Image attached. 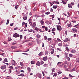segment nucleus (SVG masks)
Masks as SVG:
<instances>
[{
    "instance_id": "f257e3e1",
    "label": "nucleus",
    "mask_w": 79,
    "mask_h": 79,
    "mask_svg": "<svg viewBox=\"0 0 79 79\" xmlns=\"http://www.w3.org/2000/svg\"><path fill=\"white\" fill-rule=\"evenodd\" d=\"M31 26L33 28V29L34 28H35V26H36V24L34 23H31V24H30Z\"/></svg>"
},
{
    "instance_id": "f03ea898",
    "label": "nucleus",
    "mask_w": 79,
    "mask_h": 79,
    "mask_svg": "<svg viewBox=\"0 0 79 79\" xmlns=\"http://www.w3.org/2000/svg\"><path fill=\"white\" fill-rule=\"evenodd\" d=\"M13 36L15 37V38H16L17 37H19L20 35H19L18 34V33H16L14 34L13 35Z\"/></svg>"
},
{
    "instance_id": "7ed1b4c3",
    "label": "nucleus",
    "mask_w": 79,
    "mask_h": 79,
    "mask_svg": "<svg viewBox=\"0 0 79 79\" xmlns=\"http://www.w3.org/2000/svg\"><path fill=\"white\" fill-rule=\"evenodd\" d=\"M57 29L58 31H60L62 28H61V27L60 25H57Z\"/></svg>"
},
{
    "instance_id": "20e7f679",
    "label": "nucleus",
    "mask_w": 79,
    "mask_h": 79,
    "mask_svg": "<svg viewBox=\"0 0 79 79\" xmlns=\"http://www.w3.org/2000/svg\"><path fill=\"white\" fill-rule=\"evenodd\" d=\"M11 60V64L14 65V66H15L16 65V62H15V61L14 60Z\"/></svg>"
},
{
    "instance_id": "39448f33",
    "label": "nucleus",
    "mask_w": 79,
    "mask_h": 79,
    "mask_svg": "<svg viewBox=\"0 0 79 79\" xmlns=\"http://www.w3.org/2000/svg\"><path fill=\"white\" fill-rule=\"evenodd\" d=\"M36 76H38V77H39V78H40V79H41V78H42V77H41L42 75H41L40 73L36 74Z\"/></svg>"
},
{
    "instance_id": "423d86ee",
    "label": "nucleus",
    "mask_w": 79,
    "mask_h": 79,
    "mask_svg": "<svg viewBox=\"0 0 79 79\" xmlns=\"http://www.w3.org/2000/svg\"><path fill=\"white\" fill-rule=\"evenodd\" d=\"M8 62V60H7V58H5L4 59V61L2 62V63H3L6 64V63H5V62Z\"/></svg>"
},
{
    "instance_id": "0eeeda50",
    "label": "nucleus",
    "mask_w": 79,
    "mask_h": 79,
    "mask_svg": "<svg viewBox=\"0 0 79 79\" xmlns=\"http://www.w3.org/2000/svg\"><path fill=\"white\" fill-rule=\"evenodd\" d=\"M43 60H44V61H47V56H46L44 57L43 58Z\"/></svg>"
},
{
    "instance_id": "6e6552de",
    "label": "nucleus",
    "mask_w": 79,
    "mask_h": 79,
    "mask_svg": "<svg viewBox=\"0 0 79 79\" xmlns=\"http://www.w3.org/2000/svg\"><path fill=\"white\" fill-rule=\"evenodd\" d=\"M6 68V65H4L1 66V68L2 69H5Z\"/></svg>"
},
{
    "instance_id": "1a4fd4ad",
    "label": "nucleus",
    "mask_w": 79,
    "mask_h": 79,
    "mask_svg": "<svg viewBox=\"0 0 79 79\" xmlns=\"http://www.w3.org/2000/svg\"><path fill=\"white\" fill-rule=\"evenodd\" d=\"M45 55H46V56H47V55H48L49 54H50V53L48 52V51H45Z\"/></svg>"
},
{
    "instance_id": "9d476101",
    "label": "nucleus",
    "mask_w": 79,
    "mask_h": 79,
    "mask_svg": "<svg viewBox=\"0 0 79 79\" xmlns=\"http://www.w3.org/2000/svg\"><path fill=\"white\" fill-rule=\"evenodd\" d=\"M44 54V53L42 52H40L39 54H38V55L40 56H42L43 55V54Z\"/></svg>"
},
{
    "instance_id": "9b49d317",
    "label": "nucleus",
    "mask_w": 79,
    "mask_h": 79,
    "mask_svg": "<svg viewBox=\"0 0 79 79\" xmlns=\"http://www.w3.org/2000/svg\"><path fill=\"white\" fill-rule=\"evenodd\" d=\"M40 62L39 61H37V62L36 63V65H37V66H40Z\"/></svg>"
},
{
    "instance_id": "f8f14e48",
    "label": "nucleus",
    "mask_w": 79,
    "mask_h": 79,
    "mask_svg": "<svg viewBox=\"0 0 79 79\" xmlns=\"http://www.w3.org/2000/svg\"><path fill=\"white\" fill-rule=\"evenodd\" d=\"M76 52L75 50L73 49L71 51V52L72 53H75Z\"/></svg>"
},
{
    "instance_id": "ddd939ff",
    "label": "nucleus",
    "mask_w": 79,
    "mask_h": 79,
    "mask_svg": "<svg viewBox=\"0 0 79 79\" xmlns=\"http://www.w3.org/2000/svg\"><path fill=\"white\" fill-rule=\"evenodd\" d=\"M36 37H37V38H38V39H40L41 37V35L39 34H37L36 35Z\"/></svg>"
},
{
    "instance_id": "4468645a",
    "label": "nucleus",
    "mask_w": 79,
    "mask_h": 79,
    "mask_svg": "<svg viewBox=\"0 0 79 79\" xmlns=\"http://www.w3.org/2000/svg\"><path fill=\"white\" fill-rule=\"evenodd\" d=\"M61 64V62H59L57 63V65L58 66H61L60 65Z\"/></svg>"
},
{
    "instance_id": "2eb2a0df",
    "label": "nucleus",
    "mask_w": 79,
    "mask_h": 79,
    "mask_svg": "<svg viewBox=\"0 0 79 79\" xmlns=\"http://www.w3.org/2000/svg\"><path fill=\"white\" fill-rule=\"evenodd\" d=\"M51 50H52V51L51 52V54H53V53H54V49L52 48Z\"/></svg>"
},
{
    "instance_id": "dca6fc26",
    "label": "nucleus",
    "mask_w": 79,
    "mask_h": 79,
    "mask_svg": "<svg viewBox=\"0 0 79 79\" xmlns=\"http://www.w3.org/2000/svg\"><path fill=\"white\" fill-rule=\"evenodd\" d=\"M27 70L28 73H30L31 72V69L29 67H28L27 68Z\"/></svg>"
},
{
    "instance_id": "f3484780",
    "label": "nucleus",
    "mask_w": 79,
    "mask_h": 79,
    "mask_svg": "<svg viewBox=\"0 0 79 79\" xmlns=\"http://www.w3.org/2000/svg\"><path fill=\"white\" fill-rule=\"evenodd\" d=\"M69 40L68 38H66L65 40H63L64 42H68Z\"/></svg>"
},
{
    "instance_id": "a211bd4d",
    "label": "nucleus",
    "mask_w": 79,
    "mask_h": 79,
    "mask_svg": "<svg viewBox=\"0 0 79 79\" xmlns=\"http://www.w3.org/2000/svg\"><path fill=\"white\" fill-rule=\"evenodd\" d=\"M67 25L68 26V27H71L72 25H71V23L67 24Z\"/></svg>"
},
{
    "instance_id": "6ab92c4d",
    "label": "nucleus",
    "mask_w": 79,
    "mask_h": 79,
    "mask_svg": "<svg viewBox=\"0 0 79 79\" xmlns=\"http://www.w3.org/2000/svg\"><path fill=\"white\" fill-rule=\"evenodd\" d=\"M35 17L36 18V19H37L38 18V17H40V15H34Z\"/></svg>"
},
{
    "instance_id": "aec40b11",
    "label": "nucleus",
    "mask_w": 79,
    "mask_h": 79,
    "mask_svg": "<svg viewBox=\"0 0 79 79\" xmlns=\"http://www.w3.org/2000/svg\"><path fill=\"white\" fill-rule=\"evenodd\" d=\"M18 76H21L22 77H23V76H24V73H21L20 75H18Z\"/></svg>"
},
{
    "instance_id": "412c9836",
    "label": "nucleus",
    "mask_w": 79,
    "mask_h": 79,
    "mask_svg": "<svg viewBox=\"0 0 79 79\" xmlns=\"http://www.w3.org/2000/svg\"><path fill=\"white\" fill-rule=\"evenodd\" d=\"M16 47L15 46H12L11 47V48L12 49H15V48H16Z\"/></svg>"
},
{
    "instance_id": "4be33fe9",
    "label": "nucleus",
    "mask_w": 79,
    "mask_h": 79,
    "mask_svg": "<svg viewBox=\"0 0 79 79\" xmlns=\"http://www.w3.org/2000/svg\"><path fill=\"white\" fill-rule=\"evenodd\" d=\"M58 46L59 47H62L63 45V44L62 43H60L58 44Z\"/></svg>"
},
{
    "instance_id": "5701e85b",
    "label": "nucleus",
    "mask_w": 79,
    "mask_h": 79,
    "mask_svg": "<svg viewBox=\"0 0 79 79\" xmlns=\"http://www.w3.org/2000/svg\"><path fill=\"white\" fill-rule=\"evenodd\" d=\"M40 23L41 24H42V25H43V24H44V21L43 20L40 21Z\"/></svg>"
},
{
    "instance_id": "b1692460",
    "label": "nucleus",
    "mask_w": 79,
    "mask_h": 79,
    "mask_svg": "<svg viewBox=\"0 0 79 79\" xmlns=\"http://www.w3.org/2000/svg\"><path fill=\"white\" fill-rule=\"evenodd\" d=\"M73 6H72V5H71V4H68V7H69V8H72V7Z\"/></svg>"
},
{
    "instance_id": "393cba45",
    "label": "nucleus",
    "mask_w": 79,
    "mask_h": 79,
    "mask_svg": "<svg viewBox=\"0 0 79 79\" xmlns=\"http://www.w3.org/2000/svg\"><path fill=\"white\" fill-rule=\"evenodd\" d=\"M44 64V62L42 61V60H40V64Z\"/></svg>"
},
{
    "instance_id": "a878e982",
    "label": "nucleus",
    "mask_w": 79,
    "mask_h": 79,
    "mask_svg": "<svg viewBox=\"0 0 79 79\" xmlns=\"http://www.w3.org/2000/svg\"><path fill=\"white\" fill-rule=\"evenodd\" d=\"M58 6H54L52 8H54V9H56L57 8V7Z\"/></svg>"
},
{
    "instance_id": "bb28decb",
    "label": "nucleus",
    "mask_w": 79,
    "mask_h": 79,
    "mask_svg": "<svg viewBox=\"0 0 79 79\" xmlns=\"http://www.w3.org/2000/svg\"><path fill=\"white\" fill-rule=\"evenodd\" d=\"M28 21L29 22V23L30 24H31V23H32V22H31V19H29L28 20Z\"/></svg>"
},
{
    "instance_id": "cd10ccee",
    "label": "nucleus",
    "mask_w": 79,
    "mask_h": 79,
    "mask_svg": "<svg viewBox=\"0 0 79 79\" xmlns=\"http://www.w3.org/2000/svg\"><path fill=\"white\" fill-rule=\"evenodd\" d=\"M57 76V74L56 73H54V75H53V77H54V76Z\"/></svg>"
},
{
    "instance_id": "c85d7f7f",
    "label": "nucleus",
    "mask_w": 79,
    "mask_h": 79,
    "mask_svg": "<svg viewBox=\"0 0 79 79\" xmlns=\"http://www.w3.org/2000/svg\"><path fill=\"white\" fill-rule=\"evenodd\" d=\"M67 56H68V53L65 52V57L66 58Z\"/></svg>"
},
{
    "instance_id": "c756f323",
    "label": "nucleus",
    "mask_w": 79,
    "mask_h": 79,
    "mask_svg": "<svg viewBox=\"0 0 79 79\" xmlns=\"http://www.w3.org/2000/svg\"><path fill=\"white\" fill-rule=\"evenodd\" d=\"M73 31H75V32H77V30L76 28H73L72 29Z\"/></svg>"
},
{
    "instance_id": "7c9ffc66",
    "label": "nucleus",
    "mask_w": 79,
    "mask_h": 79,
    "mask_svg": "<svg viewBox=\"0 0 79 79\" xmlns=\"http://www.w3.org/2000/svg\"><path fill=\"white\" fill-rule=\"evenodd\" d=\"M31 64H34V63H35V61H31Z\"/></svg>"
},
{
    "instance_id": "2f4dec72",
    "label": "nucleus",
    "mask_w": 79,
    "mask_h": 79,
    "mask_svg": "<svg viewBox=\"0 0 79 79\" xmlns=\"http://www.w3.org/2000/svg\"><path fill=\"white\" fill-rule=\"evenodd\" d=\"M23 19L24 20H26V19H27V17H26V16H24L23 17Z\"/></svg>"
},
{
    "instance_id": "473e14b6",
    "label": "nucleus",
    "mask_w": 79,
    "mask_h": 79,
    "mask_svg": "<svg viewBox=\"0 0 79 79\" xmlns=\"http://www.w3.org/2000/svg\"><path fill=\"white\" fill-rule=\"evenodd\" d=\"M45 29L46 31H48V27H45Z\"/></svg>"
},
{
    "instance_id": "72a5a7b5",
    "label": "nucleus",
    "mask_w": 79,
    "mask_h": 79,
    "mask_svg": "<svg viewBox=\"0 0 79 79\" xmlns=\"http://www.w3.org/2000/svg\"><path fill=\"white\" fill-rule=\"evenodd\" d=\"M66 59H67V60H68L69 61V60H70V58H69V57H66Z\"/></svg>"
},
{
    "instance_id": "f704fd0d",
    "label": "nucleus",
    "mask_w": 79,
    "mask_h": 79,
    "mask_svg": "<svg viewBox=\"0 0 79 79\" xmlns=\"http://www.w3.org/2000/svg\"><path fill=\"white\" fill-rule=\"evenodd\" d=\"M39 29L37 27H36L35 28V30H36L37 31H38L39 30Z\"/></svg>"
},
{
    "instance_id": "c9c22d12",
    "label": "nucleus",
    "mask_w": 79,
    "mask_h": 79,
    "mask_svg": "<svg viewBox=\"0 0 79 79\" xmlns=\"http://www.w3.org/2000/svg\"><path fill=\"white\" fill-rule=\"evenodd\" d=\"M73 54H69V56L70 57H73Z\"/></svg>"
},
{
    "instance_id": "e433bc0d",
    "label": "nucleus",
    "mask_w": 79,
    "mask_h": 79,
    "mask_svg": "<svg viewBox=\"0 0 79 79\" xmlns=\"http://www.w3.org/2000/svg\"><path fill=\"white\" fill-rule=\"evenodd\" d=\"M36 10H37V7H35L33 11H36Z\"/></svg>"
},
{
    "instance_id": "4c0bfd02",
    "label": "nucleus",
    "mask_w": 79,
    "mask_h": 79,
    "mask_svg": "<svg viewBox=\"0 0 79 79\" xmlns=\"http://www.w3.org/2000/svg\"><path fill=\"white\" fill-rule=\"evenodd\" d=\"M62 2L63 4H64V5H65V4H66V2L64 1H62Z\"/></svg>"
},
{
    "instance_id": "58836bf2",
    "label": "nucleus",
    "mask_w": 79,
    "mask_h": 79,
    "mask_svg": "<svg viewBox=\"0 0 79 79\" xmlns=\"http://www.w3.org/2000/svg\"><path fill=\"white\" fill-rule=\"evenodd\" d=\"M28 41H29V40H26L23 41V44H24V43L25 42H28Z\"/></svg>"
},
{
    "instance_id": "ea45409f",
    "label": "nucleus",
    "mask_w": 79,
    "mask_h": 79,
    "mask_svg": "<svg viewBox=\"0 0 79 79\" xmlns=\"http://www.w3.org/2000/svg\"><path fill=\"white\" fill-rule=\"evenodd\" d=\"M58 73V75H59V74H61L62 73V72H60V71H59L57 72Z\"/></svg>"
},
{
    "instance_id": "a19ab883",
    "label": "nucleus",
    "mask_w": 79,
    "mask_h": 79,
    "mask_svg": "<svg viewBox=\"0 0 79 79\" xmlns=\"http://www.w3.org/2000/svg\"><path fill=\"white\" fill-rule=\"evenodd\" d=\"M55 3H56L57 4H60V2H59L54 1Z\"/></svg>"
},
{
    "instance_id": "79ce46f5",
    "label": "nucleus",
    "mask_w": 79,
    "mask_h": 79,
    "mask_svg": "<svg viewBox=\"0 0 79 79\" xmlns=\"http://www.w3.org/2000/svg\"><path fill=\"white\" fill-rule=\"evenodd\" d=\"M20 68V66H18V67H15V69H18V68Z\"/></svg>"
},
{
    "instance_id": "37998d69",
    "label": "nucleus",
    "mask_w": 79,
    "mask_h": 79,
    "mask_svg": "<svg viewBox=\"0 0 79 79\" xmlns=\"http://www.w3.org/2000/svg\"><path fill=\"white\" fill-rule=\"evenodd\" d=\"M9 23V20H7V23H6V25H8V24Z\"/></svg>"
},
{
    "instance_id": "c03bdc74",
    "label": "nucleus",
    "mask_w": 79,
    "mask_h": 79,
    "mask_svg": "<svg viewBox=\"0 0 79 79\" xmlns=\"http://www.w3.org/2000/svg\"><path fill=\"white\" fill-rule=\"evenodd\" d=\"M27 31L28 32H32V29H28Z\"/></svg>"
},
{
    "instance_id": "a18cd8bd",
    "label": "nucleus",
    "mask_w": 79,
    "mask_h": 79,
    "mask_svg": "<svg viewBox=\"0 0 79 79\" xmlns=\"http://www.w3.org/2000/svg\"><path fill=\"white\" fill-rule=\"evenodd\" d=\"M48 3H49L50 4V5H51V6H52V5H53V3H52L51 2H48Z\"/></svg>"
},
{
    "instance_id": "49530a36",
    "label": "nucleus",
    "mask_w": 79,
    "mask_h": 79,
    "mask_svg": "<svg viewBox=\"0 0 79 79\" xmlns=\"http://www.w3.org/2000/svg\"><path fill=\"white\" fill-rule=\"evenodd\" d=\"M17 44V43H12V44L13 45H15V44Z\"/></svg>"
},
{
    "instance_id": "de8ad7c7",
    "label": "nucleus",
    "mask_w": 79,
    "mask_h": 79,
    "mask_svg": "<svg viewBox=\"0 0 79 79\" xmlns=\"http://www.w3.org/2000/svg\"><path fill=\"white\" fill-rule=\"evenodd\" d=\"M20 39H23V35H20Z\"/></svg>"
},
{
    "instance_id": "09e8293b",
    "label": "nucleus",
    "mask_w": 79,
    "mask_h": 79,
    "mask_svg": "<svg viewBox=\"0 0 79 79\" xmlns=\"http://www.w3.org/2000/svg\"><path fill=\"white\" fill-rule=\"evenodd\" d=\"M57 40L58 42H61V40L60 39L58 38L57 39Z\"/></svg>"
},
{
    "instance_id": "8fccbe9b",
    "label": "nucleus",
    "mask_w": 79,
    "mask_h": 79,
    "mask_svg": "<svg viewBox=\"0 0 79 79\" xmlns=\"http://www.w3.org/2000/svg\"><path fill=\"white\" fill-rule=\"evenodd\" d=\"M49 14H50V12H48L45 13V15H49Z\"/></svg>"
},
{
    "instance_id": "3c124183",
    "label": "nucleus",
    "mask_w": 79,
    "mask_h": 79,
    "mask_svg": "<svg viewBox=\"0 0 79 79\" xmlns=\"http://www.w3.org/2000/svg\"><path fill=\"white\" fill-rule=\"evenodd\" d=\"M48 41H50V40H52V38H49L48 39Z\"/></svg>"
},
{
    "instance_id": "603ef678",
    "label": "nucleus",
    "mask_w": 79,
    "mask_h": 79,
    "mask_svg": "<svg viewBox=\"0 0 79 79\" xmlns=\"http://www.w3.org/2000/svg\"><path fill=\"white\" fill-rule=\"evenodd\" d=\"M22 26H24V24H25V22H23L22 23Z\"/></svg>"
},
{
    "instance_id": "864d4df0",
    "label": "nucleus",
    "mask_w": 79,
    "mask_h": 79,
    "mask_svg": "<svg viewBox=\"0 0 79 79\" xmlns=\"http://www.w3.org/2000/svg\"><path fill=\"white\" fill-rule=\"evenodd\" d=\"M52 72H54L55 71V68H53L52 69Z\"/></svg>"
},
{
    "instance_id": "5fc2aeb1",
    "label": "nucleus",
    "mask_w": 79,
    "mask_h": 79,
    "mask_svg": "<svg viewBox=\"0 0 79 79\" xmlns=\"http://www.w3.org/2000/svg\"><path fill=\"white\" fill-rule=\"evenodd\" d=\"M67 34H68V31H65V32L64 34H66V35H67Z\"/></svg>"
},
{
    "instance_id": "6e6d98bb",
    "label": "nucleus",
    "mask_w": 79,
    "mask_h": 79,
    "mask_svg": "<svg viewBox=\"0 0 79 79\" xmlns=\"http://www.w3.org/2000/svg\"><path fill=\"white\" fill-rule=\"evenodd\" d=\"M69 76L71 77H74V76H72L71 74H69Z\"/></svg>"
},
{
    "instance_id": "4d7b16f0",
    "label": "nucleus",
    "mask_w": 79,
    "mask_h": 79,
    "mask_svg": "<svg viewBox=\"0 0 79 79\" xmlns=\"http://www.w3.org/2000/svg\"><path fill=\"white\" fill-rule=\"evenodd\" d=\"M44 37L45 40H47V36H44Z\"/></svg>"
},
{
    "instance_id": "13d9d810",
    "label": "nucleus",
    "mask_w": 79,
    "mask_h": 79,
    "mask_svg": "<svg viewBox=\"0 0 79 79\" xmlns=\"http://www.w3.org/2000/svg\"><path fill=\"white\" fill-rule=\"evenodd\" d=\"M10 69H13V66H10Z\"/></svg>"
},
{
    "instance_id": "bf43d9fd",
    "label": "nucleus",
    "mask_w": 79,
    "mask_h": 79,
    "mask_svg": "<svg viewBox=\"0 0 79 79\" xmlns=\"http://www.w3.org/2000/svg\"><path fill=\"white\" fill-rule=\"evenodd\" d=\"M55 31V28H53L52 30V31Z\"/></svg>"
},
{
    "instance_id": "052dcab7",
    "label": "nucleus",
    "mask_w": 79,
    "mask_h": 79,
    "mask_svg": "<svg viewBox=\"0 0 79 79\" xmlns=\"http://www.w3.org/2000/svg\"><path fill=\"white\" fill-rule=\"evenodd\" d=\"M78 25V24H77L76 25H75V26H73V27H76V28H77V26Z\"/></svg>"
},
{
    "instance_id": "680f3d73",
    "label": "nucleus",
    "mask_w": 79,
    "mask_h": 79,
    "mask_svg": "<svg viewBox=\"0 0 79 79\" xmlns=\"http://www.w3.org/2000/svg\"><path fill=\"white\" fill-rule=\"evenodd\" d=\"M42 47H44V43H42Z\"/></svg>"
},
{
    "instance_id": "e2e57ef3",
    "label": "nucleus",
    "mask_w": 79,
    "mask_h": 79,
    "mask_svg": "<svg viewBox=\"0 0 79 79\" xmlns=\"http://www.w3.org/2000/svg\"><path fill=\"white\" fill-rule=\"evenodd\" d=\"M75 70V68H74L72 70H71V71H74Z\"/></svg>"
},
{
    "instance_id": "0e129e2a",
    "label": "nucleus",
    "mask_w": 79,
    "mask_h": 79,
    "mask_svg": "<svg viewBox=\"0 0 79 79\" xmlns=\"http://www.w3.org/2000/svg\"><path fill=\"white\" fill-rule=\"evenodd\" d=\"M57 49L58 50H59V51H61V49H60V48H57Z\"/></svg>"
},
{
    "instance_id": "69168bd1",
    "label": "nucleus",
    "mask_w": 79,
    "mask_h": 79,
    "mask_svg": "<svg viewBox=\"0 0 79 79\" xmlns=\"http://www.w3.org/2000/svg\"><path fill=\"white\" fill-rule=\"evenodd\" d=\"M42 74H43V76H44V75H45V73H44V72L42 71Z\"/></svg>"
},
{
    "instance_id": "338daca9",
    "label": "nucleus",
    "mask_w": 79,
    "mask_h": 79,
    "mask_svg": "<svg viewBox=\"0 0 79 79\" xmlns=\"http://www.w3.org/2000/svg\"><path fill=\"white\" fill-rule=\"evenodd\" d=\"M71 5H74V2H71Z\"/></svg>"
},
{
    "instance_id": "774afa93",
    "label": "nucleus",
    "mask_w": 79,
    "mask_h": 79,
    "mask_svg": "<svg viewBox=\"0 0 79 79\" xmlns=\"http://www.w3.org/2000/svg\"><path fill=\"white\" fill-rule=\"evenodd\" d=\"M63 79H69L67 77H65L64 78H63Z\"/></svg>"
}]
</instances>
